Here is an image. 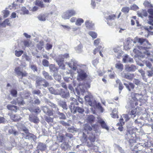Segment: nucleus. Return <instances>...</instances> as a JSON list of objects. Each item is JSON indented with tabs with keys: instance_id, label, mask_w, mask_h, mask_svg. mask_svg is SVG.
Instances as JSON below:
<instances>
[{
	"instance_id": "obj_1",
	"label": "nucleus",
	"mask_w": 153,
	"mask_h": 153,
	"mask_svg": "<svg viewBox=\"0 0 153 153\" xmlns=\"http://www.w3.org/2000/svg\"><path fill=\"white\" fill-rule=\"evenodd\" d=\"M92 127L88 124H85L82 130L83 137L85 139L87 137L86 134H90L88 137V139L90 140L91 143H87V146L89 147H93L94 145L92 143L94 142L95 140V135L94 133H98L99 130L97 129V126L94 125L92 126Z\"/></svg>"
},
{
	"instance_id": "obj_2",
	"label": "nucleus",
	"mask_w": 153,
	"mask_h": 153,
	"mask_svg": "<svg viewBox=\"0 0 153 153\" xmlns=\"http://www.w3.org/2000/svg\"><path fill=\"white\" fill-rule=\"evenodd\" d=\"M21 128L24 132L21 133L23 138L30 140H36V136L29 132L28 129L23 125H21Z\"/></svg>"
},
{
	"instance_id": "obj_3",
	"label": "nucleus",
	"mask_w": 153,
	"mask_h": 153,
	"mask_svg": "<svg viewBox=\"0 0 153 153\" xmlns=\"http://www.w3.org/2000/svg\"><path fill=\"white\" fill-rule=\"evenodd\" d=\"M91 81L87 82L85 81L84 84L80 83L76 88V92L78 95L82 94L85 91V89L89 88L90 87Z\"/></svg>"
},
{
	"instance_id": "obj_4",
	"label": "nucleus",
	"mask_w": 153,
	"mask_h": 153,
	"mask_svg": "<svg viewBox=\"0 0 153 153\" xmlns=\"http://www.w3.org/2000/svg\"><path fill=\"white\" fill-rule=\"evenodd\" d=\"M104 18L106 19L107 24L109 25H111L112 23L111 22L114 20L116 16L112 12H107L104 14Z\"/></svg>"
},
{
	"instance_id": "obj_5",
	"label": "nucleus",
	"mask_w": 153,
	"mask_h": 153,
	"mask_svg": "<svg viewBox=\"0 0 153 153\" xmlns=\"http://www.w3.org/2000/svg\"><path fill=\"white\" fill-rule=\"evenodd\" d=\"M84 98L86 102L90 106H94L95 105L96 100L90 92H88V94L85 96Z\"/></svg>"
},
{
	"instance_id": "obj_6",
	"label": "nucleus",
	"mask_w": 153,
	"mask_h": 153,
	"mask_svg": "<svg viewBox=\"0 0 153 153\" xmlns=\"http://www.w3.org/2000/svg\"><path fill=\"white\" fill-rule=\"evenodd\" d=\"M66 64L74 71H76L80 67L79 65L78 64L77 62L74 59H71L68 62H66Z\"/></svg>"
},
{
	"instance_id": "obj_7",
	"label": "nucleus",
	"mask_w": 153,
	"mask_h": 153,
	"mask_svg": "<svg viewBox=\"0 0 153 153\" xmlns=\"http://www.w3.org/2000/svg\"><path fill=\"white\" fill-rule=\"evenodd\" d=\"M15 71L16 75L22 78L24 77H25L27 76L28 74L25 71H22L19 67H16L15 68Z\"/></svg>"
},
{
	"instance_id": "obj_8",
	"label": "nucleus",
	"mask_w": 153,
	"mask_h": 153,
	"mask_svg": "<svg viewBox=\"0 0 153 153\" xmlns=\"http://www.w3.org/2000/svg\"><path fill=\"white\" fill-rule=\"evenodd\" d=\"M132 95H133L134 96V97H132L134 101H132L131 100L129 102V104H128V105L126 106V108H132L134 107L135 106L137 105V104L136 102H135V101L137 100V99L136 98V97L137 96V95H138V94H137L132 93Z\"/></svg>"
},
{
	"instance_id": "obj_9",
	"label": "nucleus",
	"mask_w": 153,
	"mask_h": 153,
	"mask_svg": "<svg viewBox=\"0 0 153 153\" xmlns=\"http://www.w3.org/2000/svg\"><path fill=\"white\" fill-rule=\"evenodd\" d=\"M76 70H77V72L79 77L77 78V79L79 78V79L81 80H83L87 77V75L84 70L79 68Z\"/></svg>"
},
{
	"instance_id": "obj_10",
	"label": "nucleus",
	"mask_w": 153,
	"mask_h": 153,
	"mask_svg": "<svg viewBox=\"0 0 153 153\" xmlns=\"http://www.w3.org/2000/svg\"><path fill=\"white\" fill-rule=\"evenodd\" d=\"M56 101L57 102L58 105L63 108V111L68 109L67 105L66 104V102L65 101L57 99Z\"/></svg>"
},
{
	"instance_id": "obj_11",
	"label": "nucleus",
	"mask_w": 153,
	"mask_h": 153,
	"mask_svg": "<svg viewBox=\"0 0 153 153\" xmlns=\"http://www.w3.org/2000/svg\"><path fill=\"white\" fill-rule=\"evenodd\" d=\"M42 110L43 112L48 116H50L53 115L52 111L47 106H42L41 107Z\"/></svg>"
},
{
	"instance_id": "obj_12",
	"label": "nucleus",
	"mask_w": 153,
	"mask_h": 153,
	"mask_svg": "<svg viewBox=\"0 0 153 153\" xmlns=\"http://www.w3.org/2000/svg\"><path fill=\"white\" fill-rule=\"evenodd\" d=\"M58 95H60L63 98H67L69 97V93L67 91H64L62 89H60L59 91V94Z\"/></svg>"
},
{
	"instance_id": "obj_13",
	"label": "nucleus",
	"mask_w": 153,
	"mask_h": 153,
	"mask_svg": "<svg viewBox=\"0 0 153 153\" xmlns=\"http://www.w3.org/2000/svg\"><path fill=\"white\" fill-rule=\"evenodd\" d=\"M55 59L60 68L63 70L65 69V65L63 63L64 60H63L62 59H60V58H58L57 57Z\"/></svg>"
},
{
	"instance_id": "obj_14",
	"label": "nucleus",
	"mask_w": 153,
	"mask_h": 153,
	"mask_svg": "<svg viewBox=\"0 0 153 153\" xmlns=\"http://www.w3.org/2000/svg\"><path fill=\"white\" fill-rule=\"evenodd\" d=\"M29 120L31 122L35 123H38L39 121L38 117L33 114H30L29 115Z\"/></svg>"
},
{
	"instance_id": "obj_15",
	"label": "nucleus",
	"mask_w": 153,
	"mask_h": 153,
	"mask_svg": "<svg viewBox=\"0 0 153 153\" xmlns=\"http://www.w3.org/2000/svg\"><path fill=\"white\" fill-rule=\"evenodd\" d=\"M71 112L74 114H75L77 112L79 113L82 114L84 111V109L79 106H76V107L70 110Z\"/></svg>"
},
{
	"instance_id": "obj_16",
	"label": "nucleus",
	"mask_w": 153,
	"mask_h": 153,
	"mask_svg": "<svg viewBox=\"0 0 153 153\" xmlns=\"http://www.w3.org/2000/svg\"><path fill=\"white\" fill-rule=\"evenodd\" d=\"M37 148L39 151L40 150L41 151H45L47 149L46 145L44 143H39L37 146Z\"/></svg>"
},
{
	"instance_id": "obj_17",
	"label": "nucleus",
	"mask_w": 153,
	"mask_h": 153,
	"mask_svg": "<svg viewBox=\"0 0 153 153\" xmlns=\"http://www.w3.org/2000/svg\"><path fill=\"white\" fill-rule=\"evenodd\" d=\"M70 99L73 100V101L71 102L70 105L69 106V107L70 110H71L72 109V108L73 109L76 107L75 106V105H78V103L77 100H76V99H75L74 98L71 97Z\"/></svg>"
},
{
	"instance_id": "obj_18",
	"label": "nucleus",
	"mask_w": 153,
	"mask_h": 153,
	"mask_svg": "<svg viewBox=\"0 0 153 153\" xmlns=\"http://www.w3.org/2000/svg\"><path fill=\"white\" fill-rule=\"evenodd\" d=\"M42 74L44 77L45 78V80L51 81L53 80V78L52 76L50 75V74L47 72L45 71H42Z\"/></svg>"
},
{
	"instance_id": "obj_19",
	"label": "nucleus",
	"mask_w": 153,
	"mask_h": 153,
	"mask_svg": "<svg viewBox=\"0 0 153 153\" xmlns=\"http://www.w3.org/2000/svg\"><path fill=\"white\" fill-rule=\"evenodd\" d=\"M49 68L50 71L51 72L55 74L57 73L58 69L56 67L54 64H51L49 65Z\"/></svg>"
},
{
	"instance_id": "obj_20",
	"label": "nucleus",
	"mask_w": 153,
	"mask_h": 153,
	"mask_svg": "<svg viewBox=\"0 0 153 153\" xmlns=\"http://www.w3.org/2000/svg\"><path fill=\"white\" fill-rule=\"evenodd\" d=\"M44 79L40 76H39L37 77V79L36 81V87H38L40 86H42Z\"/></svg>"
},
{
	"instance_id": "obj_21",
	"label": "nucleus",
	"mask_w": 153,
	"mask_h": 153,
	"mask_svg": "<svg viewBox=\"0 0 153 153\" xmlns=\"http://www.w3.org/2000/svg\"><path fill=\"white\" fill-rule=\"evenodd\" d=\"M123 61L125 63H133V60L132 58L129 57L127 54H125L123 58Z\"/></svg>"
},
{
	"instance_id": "obj_22",
	"label": "nucleus",
	"mask_w": 153,
	"mask_h": 153,
	"mask_svg": "<svg viewBox=\"0 0 153 153\" xmlns=\"http://www.w3.org/2000/svg\"><path fill=\"white\" fill-rule=\"evenodd\" d=\"M98 122L100 124L102 128L107 130L109 129V128L106 125V123L102 119H99Z\"/></svg>"
},
{
	"instance_id": "obj_23",
	"label": "nucleus",
	"mask_w": 153,
	"mask_h": 153,
	"mask_svg": "<svg viewBox=\"0 0 153 153\" xmlns=\"http://www.w3.org/2000/svg\"><path fill=\"white\" fill-rule=\"evenodd\" d=\"M48 89L50 93L55 95H58L59 94V90L58 89H55L53 87H48Z\"/></svg>"
},
{
	"instance_id": "obj_24",
	"label": "nucleus",
	"mask_w": 153,
	"mask_h": 153,
	"mask_svg": "<svg viewBox=\"0 0 153 153\" xmlns=\"http://www.w3.org/2000/svg\"><path fill=\"white\" fill-rule=\"evenodd\" d=\"M85 24L87 28L89 29H92L94 25V24L90 20H87L85 22Z\"/></svg>"
},
{
	"instance_id": "obj_25",
	"label": "nucleus",
	"mask_w": 153,
	"mask_h": 153,
	"mask_svg": "<svg viewBox=\"0 0 153 153\" xmlns=\"http://www.w3.org/2000/svg\"><path fill=\"white\" fill-rule=\"evenodd\" d=\"M47 15L45 13H42L39 14L37 16V18L40 21H45L46 20V18Z\"/></svg>"
},
{
	"instance_id": "obj_26",
	"label": "nucleus",
	"mask_w": 153,
	"mask_h": 153,
	"mask_svg": "<svg viewBox=\"0 0 153 153\" xmlns=\"http://www.w3.org/2000/svg\"><path fill=\"white\" fill-rule=\"evenodd\" d=\"M133 52L135 54V55L134 56V57L138 58L139 57H144V56L142 55V53L138 50L134 48L133 50Z\"/></svg>"
},
{
	"instance_id": "obj_27",
	"label": "nucleus",
	"mask_w": 153,
	"mask_h": 153,
	"mask_svg": "<svg viewBox=\"0 0 153 153\" xmlns=\"http://www.w3.org/2000/svg\"><path fill=\"white\" fill-rule=\"evenodd\" d=\"M121 75L122 77L125 78L127 79L130 80L132 78L131 74L128 73H126L124 72H123L121 73Z\"/></svg>"
},
{
	"instance_id": "obj_28",
	"label": "nucleus",
	"mask_w": 153,
	"mask_h": 153,
	"mask_svg": "<svg viewBox=\"0 0 153 153\" xmlns=\"http://www.w3.org/2000/svg\"><path fill=\"white\" fill-rule=\"evenodd\" d=\"M8 132L10 134H13L14 136H18L19 135V132L14 128L12 127L9 128Z\"/></svg>"
},
{
	"instance_id": "obj_29",
	"label": "nucleus",
	"mask_w": 153,
	"mask_h": 153,
	"mask_svg": "<svg viewBox=\"0 0 153 153\" xmlns=\"http://www.w3.org/2000/svg\"><path fill=\"white\" fill-rule=\"evenodd\" d=\"M57 117L60 120H65L66 117L65 115L63 113L60 112L59 111H56Z\"/></svg>"
},
{
	"instance_id": "obj_30",
	"label": "nucleus",
	"mask_w": 153,
	"mask_h": 153,
	"mask_svg": "<svg viewBox=\"0 0 153 153\" xmlns=\"http://www.w3.org/2000/svg\"><path fill=\"white\" fill-rule=\"evenodd\" d=\"M34 99L35 100L34 101H33L32 99V98L31 100H29V103L32 104H33L35 105H39L41 102V101L39 100L38 98L37 97H36V98H35Z\"/></svg>"
},
{
	"instance_id": "obj_31",
	"label": "nucleus",
	"mask_w": 153,
	"mask_h": 153,
	"mask_svg": "<svg viewBox=\"0 0 153 153\" xmlns=\"http://www.w3.org/2000/svg\"><path fill=\"white\" fill-rule=\"evenodd\" d=\"M32 92L33 95H36L40 97L42 96V94L41 93V91L39 89H33L32 90Z\"/></svg>"
},
{
	"instance_id": "obj_32",
	"label": "nucleus",
	"mask_w": 153,
	"mask_h": 153,
	"mask_svg": "<svg viewBox=\"0 0 153 153\" xmlns=\"http://www.w3.org/2000/svg\"><path fill=\"white\" fill-rule=\"evenodd\" d=\"M124 85L129 91H131V89H133L134 88V85L132 83L130 82L128 84L124 83Z\"/></svg>"
},
{
	"instance_id": "obj_33",
	"label": "nucleus",
	"mask_w": 153,
	"mask_h": 153,
	"mask_svg": "<svg viewBox=\"0 0 153 153\" xmlns=\"http://www.w3.org/2000/svg\"><path fill=\"white\" fill-rule=\"evenodd\" d=\"M136 40L137 42L140 43V45H142L144 42H146L149 45H150V44L149 43L148 41L143 38H137Z\"/></svg>"
},
{
	"instance_id": "obj_34",
	"label": "nucleus",
	"mask_w": 153,
	"mask_h": 153,
	"mask_svg": "<svg viewBox=\"0 0 153 153\" xmlns=\"http://www.w3.org/2000/svg\"><path fill=\"white\" fill-rule=\"evenodd\" d=\"M34 4L36 6H37L42 8L44 7V4L43 2L40 0H36L34 2Z\"/></svg>"
},
{
	"instance_id": "obj_35",
	"label": "nucleus",
	"mask_w": 153,
	"mask_h": 153,
	"mask_svg": "<svg viewBox=\"0 0 153 153\" xmlns=\"http://www.w3.org/2000/svg\"><path fill=\"white\" fill-rule=\"evenodd\" d=\"M10 117L12 120L15 122L20 120L22 118L18 114L12 115Z\"/></svg>"
},
{
	"instance_id": "obj_36",
	"label": "nucleus",
	"mask_w": 153,
	"mask_h": 153,
	"mask_svg": "<svg viewBox=\"0 0 153 153\" xmlns=\"http://www.w3.org/2000/svg\"><path fill=\"white\" fill-rule=\"evenodd\" d=\"M7 108L10 110L16 112L17 110V106L12 105H8L7 106Z\"/></svg>"
},
{
	"instance_id": "obj_37",
	"label": "nucleus",
	"mask_w": 153,
	"mask_h": 153,
	"mask_svg": "<svg viewBox=\"0 0 153 153\" xmlns=\"http://www.w3.org/2000/svg\"><path fill=\"white\" fill-rule=\"evenodd\" d=\"M136 69V66L134 65H131L130 66L127 67L126 68V70L128 71H134Z\"/></svg>"
},
{
	"instance_id": "obj_38",
	"label": "nucleus",
	"mask_w": 153,
	"mask_h": 153,
	"mask_svg": "<svg viewBox=\"0 0 153 153\" xmlns=\"http://www.w3.org/2000/svg\"><path fill=\"white\" fill-rule=\"evenodd\" d=\"M137 109L135 108L131 110V111L128 113L129 115L131 116V117L133 118H134L135 117H136L137 115Z\"/></svg>"
},
{
	"instance_id": "obj_39",
	"label": "nucleus",
	"mask_w": 153,
	"mask_h": 153,
	"mask_svg": "<svg viewBox=\"0 0 153 153\" xmlns=\"http://www.w3.org/2000/svg\"><path fill=\"white\" fill-rule=\"evenodd\" d=\"M69 54L68 53H66L64 54H61L58 56L56 57L58 58L63 59L64 60V59H67L69 57Z\"/></svg>"
},
{
	"instance_id": "obj_40",
	"label": "nucleus",
	"mask_w": 153,
	"mask_h": 153,
	"mask_svg": "<svg viewBox=\"0 0 153 153\" xmlns=\"http://www.w3.org/2000/svg\"><path fill=\"white\" fill-rule=\"evenodd\" d=\"M82 45L80 44L75 48V50L78 53H80L82 51Z\"/></svg>"
},
{
	"instance_id": "obj_41",
	"label": "nucleus",
	"mask_w": 153,
	"mask_h": 153,
	"mask_svg": "<svg viewBox=\"0 0 153 153\" xmlns=\"http://www.w3.org/2000/svg\"><path fill=\"white\" fill-rule=\"evenodd\" d=\"M69 145L67 142L63 143L61 146L62 149L65 151L67 150L69 148Z\"/></svg>"
},
{
	"instance_id": "obj_42",
	"label": "nucleus",
	"mask_w": 153,
	"mask_h": 153,
	"mask_svg": "<svg viewBox=\"0 0 153 153\" xmlns=\"http://www.w3.org/2000/svg\"><path fill=\"white\" fill-rule=\"evenodd\" d=\"M17 103L19 105H23L25 104V102L23 100L22 97H18L16 99Z\"/></svg>"
},
{
	"instance_id": "obj_43",
	"label": "nucleus",
	"mask_w": 153,
	"mask_h": 153,
	"mask_svg": "<svg viewBox=\"0 0 153 153\" xmlns=\"http://www.w3.org/2000/svg\"><path fill=\"white\" fill-rule=\"evenodd\" d=\"M115 67L120 71H122L123 69V65L120 63H117L115 65Z\"/></svg>"
},
{
	"instance_id": "obj_44",
	"label": "nucleus",
	"mask_w": 153,
	"mask_h": 153,
	"mask_svg": "<svg viewBox=\"0 0 153 153\" xmlns=\"http://www.w3.org/2000/svg\"><path fill=\"white\" fill-rule=\"evenodd\" d=\"M7 8H6L5 9L2 11V15L4 18L7 17L9 14V11L7 10Z\"/></svg>"
},
{
	"instance_id": "obj_45",
	"label": "nucleus",
	"mask_w": 153,
	"mask_h": 153,
	"mask_svg": "<svg viewBox=\"0 0 153 153\" xmlns=\"http://www.w3.org/2000/svg\"><path fill=\"white\" fill-rule=\"evenodd\" d=\"M95 117L92 115H88L87 117V120L89 123H92L94 121Z\"/></svg>"
},
{
	"instance_id": "obj_46",
	"label": "nucleus",
	"mask_w": 153,
	"mask_h": 153,
	"mask_svg": "<svg viewBox=\"0 0 153 153\" xmlns=\"http://www.w3.org/2000/svg\"><path fill=\"white\" fill-rule=\"evenodd\" d=\"M146 74L149 77L153 76V68L146 71Z\"/></svg>"
},
{
	"instance_id": "obj_47",
	"label": "nucleus",
	"mask_w": 153,
	"mask_h": 153,
	"mask_svg": "<svg viewBox=\"0 0 153 153\" xmlns=\"http://www.w3.org/2000/svg\"><path fill=\"white\" fill-rule=\"evenodd\" d=\"M92 106L94 107H97L98 109L101 112H102L103 111V109L102 107L101 106L100 103L99 102L97 103L96 101L95 105L94 106Z\"/></svg>"
},
{
	"instance_id": "obj_48",
	"label": "nucleus",
	"mask_w": 153,
	"mask_h": 153,
	"mask_svg": "<svg viewBox=\"0 0 153 153\" xmlns=\"http://www.w3.org/2000/svg\"><path fill=\"white\" fill-rule=\"evenodd\" d=\"M62 17L64 19H68L70 18L67 11L63 13Z\"/></svg>"
},
{
	"instance_id": "obj_49",
	"label": "nucleus",
	"mask_w": 153,
	"mask_h": 153,
	"mask_svg": "<svg viewBox=\"0 0 153 153\" xmlns=\"http://www.w3.org/2000/svg\"><path fill=\"white\" fill-rule=\"evenodd\" d=\"M10 94L13 97H16L17 96V91L16 90L14 89H12L10 91Z\"/></svg>"
},
{
	"instance_id": "obj_50",
	"label": "nucleus",
	"mask_w": 153,
	"mask_h": 153,
	"mask_svg": "<svg viewBox=\"0 0 153 153\" xmlns=\"http://www.w3.org/2000/svg\"><path fill=\"white\" fill-rule=\"evenodd\" d=\"M147 11L150 15L149 16V20H150V19H153V9H149Z\"/></svg>"
},
{
	"instance_id": "obj_51",
	"label": "nucleus",
	"mask_w": 153,
	"mask_h": 153,
	"mask_svg": "<svg viewBox=\"0 0 153 153\" xmlns=\"http://www.w3.org/2000/svg\"><path fill=\"white\" fill-rule=\"evenodd\" d=\"M143 5L146 7L150 8L153 7L152 5L151 4V2L147 1H144Z\"/></svg>"
},
{
	"instance_id": "obj_52",
	"label": "nucleus",
	"mask_w": 153,
	"mask_h": 153,
	"mask_svg": "<svg viewBox=\"0 0 153 153\" xmlns=\"http://www.w3.org/2000/svg\"><path fill=\"white\" fill-rule=\"evenodd\" d=\"M84 22V20L81 18H78L76 20L75 24L77 26H80Z\"/></svg>"
},
{
	"instance_id": "obj_53",
	"label": "nucleus",
	"mask_w": 153,
	"mask_h": 153,
	"mask_svg": "<svg viewBox=\"0 0 153 153\" xmlns=\"http://www.w3.org/2000/svg\"><path fill=\"white\" fill-rule=\"evenodd\" d=\"M67 11L70 17L72 16H74L76 14V11L74 10H67Z\"/></svg>"
},
{
	"instance_id": "obj_54",
	"label": "nucleus",
	"mask_w": 153,
	"mask_h": 153,
	"mask_svg": "<svg viewBox=\"0 0 153 153\" xmlns=\"http://www.w3.org/2000/svg\"><path fill=\"white\" fill-rule=\"evenodd\" d=\"M88 34L93 39L96 38L97 37V34L94 31H90Z\"/></svg>"
},
{
	"instance_id": "obj_55",
	"label": "nucleus",
	"mask_w": 153,
	"mask_h": 153,
	"mask_svg": "<svg viewBox=\"0 0 153 153\" xmlns=\"http://www.w3.org/2000/svg\"><path fill=\"white\" fill-rule=\"evenodd\" d=\"M53 76L54 77V79L58 81H59L61 78V76L60 75L57 74V73L53 74Z\"/></svg>"
},
{
	"instance_id": "obj_56",
	"label": "nucleus",
	"mask_w": 153,
	"mask_h": 153,
	"mask_svg": "<svg viewBox=\"0 0 153 153\" xmlns=\"http://www.w3.org/2000/svg\"><path fill=\"white\" fill-rule=\"evenodd\" d=\"M24 53L23 51L22 50L17 51L16 50L15 51V55L17 57L20 56Z\"/></svg>"
},
{
	"instance_id": "obj_57",
	"label": "nucleus",
	"mask_w": 153,
	"mask_h": 153,
	"mask_svg": "<svg viewBox=\"0 0 153 153\" xmlns=\"http://www.w3.org/2000/svg\"><path fill=\"white\" fill-rule=\"evenodd\" d=\"M58 147L59 144L56 143H55L51 146V149L52 150L54 151L57 149Z\"/></svg>"
},
{
	"instance_id": "obj_58",
	"label": "nucleus",
	"mask_w": 153,
	"mask_h": 153,
	"mask_svg": "<svg viewBox=\"0 0 153 153\" xmlns=\"http://www.w3.org/2000/svg\"><path fill=\"white\" fill-rule=\"evenodd\" d=\"M67 131L68 132L73 133L76 131V129L73 126H72L68 127L67 129Z\"/></svg>"
},
{
	"instance_id": "obj_59",
	"label": "nucleus",
	"mask_w": 153,
	"mask_h": 153,
	"mask_svg": "<svg viewBox=\"0 0 153 153\" xmlns=\"http://www.w3.org/2000/svg\"><path fill=\"white\" fill-rule=\"evenodd\" d=\"M44 42L43 41H40L37 44V47L39 49L41 50L43 48Z\"/></svg>"
},
{
	"instance_id": "obj_60",
	"label": "nucleus",
	"mask_w": 153,
	"mask_h": 153,
	"mask_svg": "<svg viewBox=\"0 0 153 153\" xmlns=\"http://www.w3.org/2000/svg\"><path fill=\"white\" fill-rule=\"evenodd\" d=\"M42 64L45 67H48L49 66V62L45 59H43L42 61Z\"/></svg>"
},
{
	"instance_id": "obj_61",
	"label": "nucleus",
	"mask_w": 153,
	"mask_h": 153,
	"mask_svg": "<svg viewBox=\"0 0 153 153\" xmlns=\"http://www.w3.org/2000/svg\"><path fill=\"white\" fill-rule=\"evenodd\" d=\"M30 66L31 69L34 72H37V68L36 65L32 64L30 65Z\"/></svg>"
},
{
	"instance_id": "obj_62",
	"label": "nucleus",
	"mask_w": 153,
	"mask_h": 153,
	"mask_svg": "<svg viewBox=\"0 0 153 153\" xmlns=\"http://www.w3.org/2000/svg\"><path fill=\"white\" fill-rule=\"evenodd\" d=\"M49 83L46 80L44 79L42 86H43L45 88H46L48 87L49 86Z\"/></svg>"
},
{
	"instance_id": "obj_63",
	"label": "nucleus",
	"mask_w": 153,
	"mask_h": 153,
	"mask_svg": "<svg viewBox=\"0 0 153 153\" xmlns=\"http://www.w3.org/2000/svg\"><path fill=\"white\" fill-rule=\"evenodd\" d=\"M129 10V8L128 7H125L122 8L121 11L124 13H128Z\"/></svg>"
},
{
	"instance_id": "obj_64",
	"label": "nucleus",
	"mask_w": 153,
	"mask_h": 153,
	"mask_svg": "<svg viewBox=\"0 0 153 153\" xmlns=\"http://www.w3.org/2000/svg\"><path fill=\"white\" fill-rule=\"evenodd\" d=\"M50 106L52 108H54L55 110H56V111H59V109L57 107V105L56 104L52 102L51 103H50Z\"/></svg>"
}]
</instances>
